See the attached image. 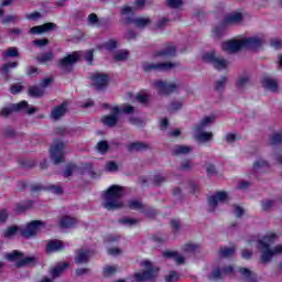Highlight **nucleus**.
Instances as JSON below:
<instances>
[{
  "label": "nucleus",
  "instance_id": "1",
  "mask_svg": "<svg viewBox=\"0 0 282 282\" xmlns=\"http://www.w3.org/2000/svg\"><path fill=\"white\" fill-rule=\"evenodd\" d=\"M122 195H124V189L120 185H111L104 194V208L106 210H120L124 207L122 203Z\"/></svg>",
  "mask_w": 282,
  "mask_h": 282
},
{
  "label": "nucleus",
  "instance_id": "2",
  "mask_svg": "<svg viewBox=\"0 0 282 282\" xmlns=\"http://www.w3.org/2000/svg\"><path fill=\"white\" fill-rule=\"evenodd\" d=\"M121 15L126 17L121 20V23L123 25H135V28H147V25H151V19L149 18H137L133 19L135 15V11H133V8L126 6L121 9Z\"/></svg>",
  "mask_w": 282,
  "mask_h": 282
},
{
  "label": "nucleus",
  "instance_id": "3",
  "mask_svg": "<svg viewBox=\"0 0 282 282\" xmlns=\"http://www.w3.org/2000/svg\"><path fill=\"white\" fill-rule=\"evenodd\" d=\"M19 112V111H25V113H28L29 116H32V113H36V108L31 107L30 108V104H28V101L22 100L18 104H11L10 106L3 107L0 110V116L2 118H9L12 113Z\"/></svg>",
  "mask_w": 282,
  "mask_h": 282
},
{
  "label": "nucleus",
  "instance_id": "4",
  "mask_svg": "<svg viewBox=\"0 0 282 282\" xmlns=\"http://www.w3.org/2000/svg\"><path fill=\"white\" fill-rule=\"evenodd\" d=\"M24 257L25 253L19 250H13L7 254V259L9 261H15V268H26V265H36L39 263V259L34 256Z\"/></svg>",
  "mask_w": 282,
  "mask_h": 282
},
{
  "label": "nucleus",
  "instance_id": "5",
  "mask_svg": "<svg viewBox=\"0 0 282 282\" xmlns=\"http://www.w3.org/2000/svg\"><path fill=\"white\" fill-rule=\"evenodd\" d=\"M141 265L147 270L134 273V280L137 282L153 281V279H158V272H160V269L158 267H153L151 261L145 260Z\"/></svg>",
  "mask_w": 282,
  "mask_h": 282
},
{
  "label": "nucleus",
  "instance_id": "6",
  "mask_svg": "<svg viewBox=\"0 0 282 282\" xmlns=\"http://www.w3.org/2000/svg\"><path fill=\"white\" fill-rule=\"evenodd\" d=\"M43 228H45V221L33 220L29 223L24 229L21 230V236L25 239H30V237H36V235H39Z\"/></svg>",
  "mask_w": 282,
  "mask_h": 282
},
{
  "label": "nucleus",
  "instance_id": "7",
  "mask_svg": "<svg viewBox=\"0 0 282 282\" xmlns=\"http://www.w3.org/2000/svg\"><path fill=\"white\" fill-rule=\"evenodd\" d=\"M79 59L80 56L78 55V53L68 54L57 62V67H59L62 72H67L68 74H70V72L74 70V65H76V62Z\"/></svg>",
  "mask_w": 282,
  "mask_h": 282
},
{
  "label": "nucleus",
  "instance_id": "8",
  "mask_svg": "<svg viewBox=\"0 0 282 282\" xmlns=\"http://www.w3.org/2000/svg\"><path fill=\"white\" fill-rule=\"evenodd\" d=\"M153 87L156 88L160 96H171L177 89V84L156 79L153 83Z\"/></svg>",
  "mask_w": 282,
  "mask_h": 282
},
{
  "label": "nucleus",
  "instance_id": "9",
  "mask_svg": "<svg viewBox=\"0 0 282 282\" xmlns=\"http://www.w3.org/2000/svg\"><path fill=\"white\" fill-rule=\"evenodd\" d=\"M50 153L54 164H61L65 160V143L63 141L55 142L51 147Z\"/></svg>",
  "mask_w": 282,
  "mask_h": 282
},
{
  "label": "nucleus",
  "instance_id": "10",
  "mask_svg": "<svg viewBox=\"0 0 282 282\" xmlns=\"http://www.w3.org/2000/svg\"><path fill=\"white\" fill-rule=\"evenodd\" d=\"M204 63H209L215 69H226L228 67V62L225 58H219L215 55V52L203 54Z\"/></svg>",
  "mask_w": 282,
  "mask_h": 282
},
{
  "label": "nucleus",
  "instance_id": "11",
  "mask_svg": "<svg viewBox=\"0 0 282 282\" xmlns=\"http://www.w3.org/2000/svg\"><path fill=\"white\" fill-rule=\"evenodd\" d=\"M173 67H177L176 63L172 62H163V63H156V64H151V63H143V70L149 73V72H169L170 69H173Z\"/></svg>",
  "mask_w": 282,
  "mask_h": 282
},
{
  "label": "nucleus",
  "instance_id": "12",
  "mask_svg": "<svg viewBox=\"0 0 282 282\" xmlns=\"http://www.w3.org/2000/svg\"><path fill=\"white\" fill-rule=\"evenodd\" d=\"M120 113H122V108L120 107H113L111 109V113L104 116L101 118V122L102 124H106V127H110L113 128L116 127V124H118V120H120V118L118 116H120Z\"/></svg>",
  "mask_w": 282,
  "mask_h": 282
},
{
  "label": "nucleus",
  "instance_id": "13",
  "mask_svg": "<svg viewBox=\"0 0 282 282\" xmlns=\"http://www.w3.org/2000/svg\"><path fill=\"white\" fill-rule=\"evenodd\" d=\"M93 86L97 89V91H102V89H107L109 87V75L97 73L91 76Z\"/></svg>",
  "mask_w": 282,
  "mask_h": 282
},
{
  "label": "nucleus",
  "instance_id": "14",
  "mask_svg": "<svg viewBox=\"0 0 282 282\" xmlns=\"http://www.w3.org/2000/svg\"><path fill=\"white\" fill-rule=\"evenodd\" d=\"M228 199V193L220 191L216 192L215 195L208 197L209 213H215L219 202H226Z\"/></svg>",
  "mask_w": 282,
  "mask_h": 282
},
{
  "label": "nucleus",
  "instance_id": "15",
  "mask_svg": "<svg viewBox=\"0 0 282 282\" xmlns=\"http://www.w3.org/2000/svg\"><path fill=\"white\" fill-rule=\"evenodd\" d=\"M67 100H64L61 105L55 106L51 111L52 120H61V118L67 113Z\"/></svg>",
  "mask_w": 282,
  "mask_h": 282
},
{
  "label": "nucleus",
  "instance_id": "16",
  "mask_svg": "<svg viewBox=\"0 0 282 282\" xmlns=\"http://www.w3.org/2000/svg\"><path fill=\"white\" fill-rule=\"evenodd\" d=\"M52 30H56V23L46 22L42 25H36L30 29V34H45V32H52Z\"/></svg>",
  "mask_w": 282,
  "mask_h": 282
},
{
  "label": "nucleus",
  "instance_id": "17",
  "mask_svg": "<svg viewBox=\"0 0 282 282\" xmlns=\"http://www.w3.org/2000/svg\"><path fill=\"white\" fill-rule=\"evenodd\" d=\"M258 243L259 246H261V249L263 250L261 261L262 263H268V261H270V259L274 257V251L270 248V243L263 240H258Z\"/></svg>",
  "mask_w": 282,
  "mask_h": 282
},
{
  "label": "nucleus",
  "instance_id": "18",
  "mask_svg": "<svg viewBox=\"0 0 282 282\" xmlns=\"http://www.w3.org/2000/svg\"><path fill=\"white\" fill-rule=\"evenodd\" d=\"M263 45V42L259 37H246L242 39L243 50H259Z\"/></svg>",
  "mask_w": 282,
  "mask_h": 282
},
{
  "label": "nucleus",
  "instance_id": "19",
  "mask_svg": "<svg viewBox=\"0 0 282 282\" xmlns=\"http://www.w3.org/2000/svg\"><path fill=\"white\" fill-rule=\"evenodd\" d=\"M37 191H48L50 193H53L54 195H63V187L58 185H50L47 187H43L39 184L31 186V193H37Z\"/></svg>",
  "mask_w": 282,
  "mask_h": 282
},
{
  "label": "nucleus",
  "instance_id": "20",
  "mask_svg": "<svg viewBox=\"0 0 282 282\" xmlns=\"http://www.w3.org/2000/svg\"><path fill=\"white\" fill-rule=\"evenodd\" d=\"M223 50L226 52H239L243 50V41L242 40H230L228 42L223 43Z\"/></svg>",
  "mask_w": 282,
  "mask_h": 282
},
{
  "label": "nucleus",
  "instance_id": "21",
  "mask_svg": "<svg viewBox=\"0 0 282 282\" xmlns=\"http://www.w3.org/2000/svg\"><path fill=\"white\" fill-rule=\"evenodd\" d=\"M65 245L62 240H47L45 252L46 254H52V252H58V250H64Z\"/></svg>",
  "mask_w": 282,
  "mask_h": 282
},
{
  "label": "nucleus",
  "instance_id": "22",
  "mask_svg": "<svg viewBox=\"0 0 282 282\" xmlns=\"http://www.w3.org/2000/svg\"><path fill=\"white\" fill-rule=\"evenodd\" d=\"M33 207H34V200H23L15 204L13 213L15 215H22V213H26V210H30Z\"/></svg>",
  "mask_w": 282,
  "mask_h": 282
},
{
  "label": "nucleus",
  "instance_id": "23",
  "mask_svg": "<svg viewBox=\"0 0 282 282\" xmlns=\"http://www.w3.org/2000/svg\"><path fill=\"white\" fill-rule=\"evenodd\" d=\"M17 67H19V62H8L2 65L1 74L4 80H10V72H12V69H17Z\"/></svg>",
  "mask_w": 282,
  "mask_h": 282
},
{
  "label": "nucleus",
  "instance_id": "24",
  "mask_svg": "<svg viewBox=\"0 0 282 282\" xmlns=\"http://www.w3.org/2000/svg\"><path fill=\"white\" fill-rule=\"evenodd\" d=\"M163 257L164 259H172L175 261V263H177V265H182V263L186 261V259L177 253V251L166 250L163 252Z\"/></svg>",
  "mask_w": 282,
  "mask_h": 282
},
{
  "label": "nucleus",
  "instance_id": "25",
  "mask_svg": "<svg viewBox=\"0 0 282 282\" xmlns=\"http://www.w3.org/2000/svg\"><path fill=\"white\" fill-rule=\"evenodd\" d=\"M243 21V14L236 12L229 15H226L223 20L224 25H232L235 23H241Z\"/></svg>",
  "mask_w": 282,
  "mask_h": 282
},
{
  "label": "nucleus",
  "instance_id": "26",
  "mask_svg": "<svg viewBox=\"0 0 282 282\" xmlns=\"http://www.w3.org/2000/svg\"><path fill=\"white\" fill-rule=\"evenodd\" d=\"M261 85L264 89H268L269 91H279V84L272 78L263 77L261 80Z\"/></svg>",
  "mask_w": 282,
  "mask_h": 282
},
{
  "label": "nucleus",
  "instance_id": "27",
  "mask_svg": "<svg viewBox=\"0 0 282 282\" xmlns=\"http://www.w3.org/2000/svg\"><path fill=\"white\" fill-rule=\"evenodd\" d=\"M67 268H69V262H62L51 270V275L53 276V279H58V276H61V274H63V272H65Z\"/></svg>",
  "mask_w": 282,
  "mask_h": 282
},
{
  "label": "nucleus",
  "instance_id": "28",
  "mask_svg": "<svg viewBox=\"0 0 282 282\" xmlns=\"http://www.w3.org/2000/svg\"><path fill=\"white\" fill-rule=\"evenodd\" d=\"M177 54V48L173 46L172 44H167L166 47L162 51H158L154 56H175Z\"/></svg>",
  "mask_w": 282,
  "mask_h": 282
},
{
  "label": "nucleus",
  "instance_id": "29",
  "mask_svg": "<svg viewBox=\"0 0 282 282\" xmlns=\"http://www.w3.org/2000/svg\"><path fill=\"white\" fill-rule=\"evenodd\" d=\"M240 274L246 279L247 282H257V273H253L248 268H239Z\"/></svg>",
  "mask_w": 282,
  "mask_h": 282
},
{
  "label": "nucleus",
  "instance_id": "30",
  "mask_svg": "<svg viewBox=\"0 0 282 282\" xmlns=\"http://www.w3.org/2000/svg\"><path fill=\"white\" fill-rule=\"evenodd\" d=\"M149 149V144L142 141H135L128 144V151H147Z\"/></svg>",
  "mask_w": 282,
  "mask_h": 282
},
{
  "label": "nucleus",
  "instance_id": "31",
  "mask_svg": "<svg viewBox=\"0 0 282 282\" xmlns=\"http://www.w3.org/2000/svg\"><path fill=\"white\" fill-rule=\"evenodd\" d=\"M37 63H41L42 65H45V63H52V61H54V52L48 51L45 53H41L37 57H36Z\"/></svg>",
  "mask_w": 282,
  "mask_h": 282
},
{
  "label": "nucleus",
  "instance_id": "32",
  "mask_svg": "<svg viewBox=\"0 0 282 282\" xmlns=\"http://www.w3.org/2000/svg\"><path fill=\"white\" fill-rule=\"evenodd\" d=\"M75 263H77V265L80 263H89V252L79 249L75 258Z\"/></svg>",
  "mask_w": 282,
  "mask_h": 282
},
{
  "label": "nucleus",
  "instance_id": "33",
  "mask_svg": "<svg viewBox=\"0 0 282 282\" xmlns=\"http://www.w3.org/2000/svg\"><path fill=\"white\" fill-rule=\"evenodd\" d=\"M29 96L31 98H43V96H45V90L43 88H39V86H30Z\"/></svg>",
  "mask_w": 282,
  "mask_h": 282
},
{
  "label": "nucleus",
  "instance_id": "34",
  "mask_svg": "<svg viewBox=\"0 0 282 282\" xmlns=\"http://www.w3.org/2000/svg\"><path fill=\"white\" fill-rule=\"evenodd\" d=\"M61 228H72V226H76V218L72 216H64L59 220Z\"/></svg>",
  "mask_w": 282,
  "mask_h": 282
},
{
  "label": "nucleus",
  "instance_id": "35",
  "mask_svg": "<svg viewBox=\"0 0 282 282\" xmlns=\"http://www.w3.org/2000/svg\"><path fill=\"white\" fill-rule=\"evenodd\" d=\"M3 58H18L19 48L17 46H11L2 52Z\"/></svg>",
  "mask_w": 282,
  "mask_h": 282
},
{
  "label": "nucleus",
  "instance_id": "36",
  "mask_svg": "<svg viewBox=\"0 0 282 282\" xmlns=\"http://www.w3.org/2000/svg\"><path fill=\"white\" fill-rule=\"evenodd\" d=\"M104 48L107 52H113V50H118V41L117 40H108L102 45L99 46V50Z\"/></svg>",
  "mask_w": 282,
  "mask_h": 282
},
{
  "label": "nucleus",
  "instance_id": "37",
  "mask_svg": "<svg viewBox=\"0 0 282 282\" xmlns=\"http://www.w3.org/2000/svg\"><path fill=\"white\" fill-rule=\"evenodd\" d=\"M186 153H191V147L188 145H175L172 155H186Z\"/></svg>",
  "mask_w": 282,
  "mask_h": 282
},
{
  "label": "nucleus",
  "instance_id": "38",
  "mask_svg": "<svg viewBox=\"0 0 282 282\" xmlns=\"http://www.w3.org/2000/svg\"><path fill=\"white\" fill-rule=\"evenodd\" d=\"M183 107H184L183 101L174 100L170 104L167 111L169 113H175V111H180V109H182Z\"/></svg>",
  "mask_w": 282,
  "mask_h": 282
},
{
  "label": "nucleus",
  "instance_id": "39",
  "mask_svg": "<svg viewBox=\"0 0 282 282\" xmlns=\"http://www.w3.org/2000/svg\"><path fill=\"white\" fill-rule=\"evenodd\" d=\"M97 151L101 155H105L109 151V142L101 140L97 143Z\"/></svg>",
  "mask_w": 282,
  "mask_h": 282
},
{
  "label": "nucleus",
  "instance_id": "40",
  "mask_svg": "<svg viewBox=\"0 0 282 282\" xmlns=\"http://www.w3.org/2000/svg\"><path fill=\"white\" fill-rule=\"evenodd\" d=\"M215 118L213 117H205L200 123L198 126L195 127V131H202L204 129V127H208V124H210V122H214Z\"/></svg>",
  "mask_w": 282,
  "mask_h": 282
},
{
  "label": "nucleus",
  "instance_id": "41",
  "mask_svg": "<svg viewBox=\"0 0 282 282\" xmlns=\"http://www.w3.org/2000/svg\"><path fill=\"white\" fill-rule=\"evenodd\" d=\"M226 25L227 24H224L223 22L220 25L213 29V34L216 36V39H221V36H224V32H226Z\"/></svg>",
  "mask_w": 282,
  "mask_h": 282
},
{
  "label": "nucleus",
  "instance_id": "42",
  "mask_svg": "<svg viewBox=\"0 0 282 282\" xmlns=\"http://www.w3.org/2000/svg\"><path fill=\"white\" fill-rule=\"evenodd\" d=\"M128 208H130V210H144V205L139 202V200H130L128 203Z\"/></svg>",
  "mask_w": 282,
  "mask_h": 282
},
{
  "label": "nucleus",
  "instance_id": "43",
  "mask_svg": "<svg viewBox=\"0 0 282 282\" xmlns=\"http://www.w3.org/2000/svg\"><path fill=\"white\" fill-rule=\"evenodd\" d=\"M18 164L21 169H34V166H36V161L19 160Z\"/></svg>",
  "mask_w": 282,
  "mask_h": 282
},
{
  "label": "nucleus",
  "instance_id": "44",
  "mask_svg": "<svg viewBox=\"0 0 282 282\" xmlns=\"http://www.w3.org/2000/svg\"><path fill=\"white\" fill-rule=\"evenodd\" d=\"M145 217H149V219H153L155 216H158V209L153 207H143V210H141Z\"/></svg>",
  "mask_w": 282,
  "mask_h": 282
},
{
  "label": "nucleus",
  "instance_id": "45",
  "mask_svg": "<svg viewBox=\"0 0 282 282\" xmlns=\"http://www.w3.org/2000/svg\"><path fill=\"white\" fill-rule=\"evenodd\" d=\"M282 143V133H273L271 137H270V144L272 147H276V144H281Z\"/></svg>",
  "mask_w": 282,
  "mask_h": 282
},
{
  "label": "nucleus",
  "instance_id": "46",
  "mask_svg": "<svg viewBox=\"0 0 282 282\" xmlns=\"http://www.w3.org/2000/svg\"><path fill=\"white\" fill-rule=\"evenodd\" d=\"M78 169V166L74 163H68L66 165V169L64 171V177H72V174L74 173V171H76Z\"/></svg>",
  "mask_w": 282,
  "mask_h": 282
},
{
  "label": "nucleus",
  "instance_id": "47",
  "mask_svg": "<svg viewBox=\"0 0 282 282\" xmlns=\"http://www.w3.org/2000/svg\"><path fill=\"white\" fill-rule=\"evenodd\" d=\"M219 254L220 257H232V254H235V248H227V247H221L219 250Z\"/></svg>",
  "mask_w": 282,
  "mask_h": 282
},
{
  "label": "nucleus",
  "instance_id": "48",
  "mask_svg": "<svg viewBox=\"0 0 282 282\" xmlns=\"http://www.w3.org/2000/svg\"><path fill=\"white\" fill-rule=\"evenodd\" d=\"M17 232H19V227L10 226L9 228L6 229L3 237H6L8 239L10 237H14V235H17Z\"/></svg>",
  "mask_w": 282,
  "mask_h": 282
},
{
  "label": "nucleus",
  "instance_id": "49",
  "mask_svg": "<svg viewBox=\"0 0 282 282\" xmlns=\"http://www.w3.org/2000/svg\"><path fill=\"white\" fill-rule=\"evenodd\" d=\"M113 58L115 61H118V62L127 61V58H129V51L127 50L120 51L117 54H115Z\"/></svg>",
  "mask_w": 282,
  "mask_h": 282
},
{
  "label": "nucleus",
  "instance_id": "50",
  "mask_svg": "<svg viewBox=\"0 0 282 282\" xmlns=\"http://www.w3.org/2000/svg\"><path fill=\"white\" fill-rule=\"evenodd\" d=\"M166 6H167V8L177 9V8H182V6H184V1L183 0H166Z\"/></svg>",
  "mask_w": 282,
  "mask_h": 282
},
{
  "label": "nucleus",
  "instance_id": "51",
  "mask_svg": "<svg viewBox=\"0 0 282 282\" xmlns=\"http://www.w3.org/2000/svg\"><path fill=\"white\" fill-rule=\"evenodd\" d=\"M227 82H228V77L223 76L219 80L216 82L214 89L216 91H219L220 89H224Z\"/></svg>",
  "mask_w": 282,
  "mask_h": 282
},
{
  "label": "nucleus",
  "instance_id": "52",
  "mask_svg": "<svg viewBox=\"0 0 282 282\" xmlns=\"http://www.w3.org/2000/svg\"><path fill=\"white\" fill-rule=\"evenodd\" d=\"M197 138L200 142H208L213 140V132H200Z\"/></svg>",
  "mask_w": 282,
  "mask_h": 282
},
{
  "label": "nucleus",
  "instance_id": "53",
  "mask_svg": "<svg viewBox=\"0 0 282 282\" xmlns=\"http://www.w3.org/2000/svg\"><path fill=\"white\" fill-rule=\"evenodd\" d=\"M166 282H177L180 281V273L171 271L167 276H165Z\"/></svg>",
  "mask_w": 282,
  "mask_h": 282
},
{
  "label": "nucleus",
  "instance_id": "54",
  "mask_svg": "<svg viewBox=\"0 0 282 282\" xmlns=\"http://www.w3.org/2000/svg\"><path fill=\"white\" fill-rule=\"evenodd\" d=\"M117 271H118V269L116 267L108 265V267L104 268L102 275L104 276H112V274Z\"/></svg>",
  "mask_w": 282,
  "mask_h": 282
},
{
  "label": "nucleus",
  "instance_id": "55",
  "mask_svg": "<svg viewBox=\"0 0 282 282\" xmlns=\"http://www.w3.org/2000/svg\"><path fill=\"white\" fill-rule=\"evenodd\" d=\"M138 219L135 218H129V217H124L119 219V224H123V225H128V226H133L135 224H138Z\"/></svg>",
  "mask_w": 282,
  "mask_h": 282
},
{
  "label": "nucleus",
  "instance_id": "56",
  "mask_svg": "<svg viewBox=\"0 0 282 282\" xmlns=\"http://www.w3.org/2000/svg\"><path fill=\"white\" fill-rule=\"evenodd\" d=\"M253 169H270L268 161L259 160L253 163Z\"/></svg>",
  "mask_w": 282,
  "mask_h": 282
},
{
  "label": "nucleus",
  "instance_id": "57",
  "mask_svg": "<svg viewBox=\"0 0 282 282\" xmlns=\"http://www.w3.org/2000/svg\"><path fill=\"white\" fill-rule=\"evenodd\" d=\"M33 45L35 47H45V45H50V40L48 39L34 40Z\"/></svg>",
  "mask_w": 282,
  "mask_h": 282
},
{
  "label": "nucleus",
  "instance_id": "58",
  "mask_svg": "<svg viewBox=\"0 0 282 282\" xmlns=\"http://www.w3.org/2000/svg\"><path fill=\"white\" fill-rule=\"evenodd\" d=\"M26 76H30L31 78L39 76V68L34 66H29L26 68Z\"/></svg>",
  "mask_w": 282,
  "mask_h": 282
},
{
  "label": "nucleus",
  "instance_id": "59",
  "mask_svg": "<svg viewBox=\"0 0 282 282\" xmlns=\"http://www.w3.org/2000/svg\"><path fill=\"white\" fill-rule=\"evenodd\" d=\"M260 241H264V243H274V241H276V234L263 236Z\"/></svg>",
  "mask_w": 282,
  "mask_h": 282
},
{
  "label": "nucleus",
  "instance_id": "60",
  "mask_svg": "<svg viewBox=\"0 0 282 282\" xmlns=\"http://www.w3.org/2000/svg\"><path fill=\"white\" fill-rule=\"evenodd\" d=\"M164 182H166V177H164L162 175H155L153 177V184L155 186H162V184H164Z\"/></svg>",
  "mask_w": 282,
  "mask_h": 282
},
{
  "label": "nucleus",
  "instance_id": "61",
  "mask_svg": "<svg viewBox=\"0 0 282 282\" xmlns=\"http://www.w3.org/2000/svg\"><path fill=\"white\" fill-rule=\"evenodd\" d=\"M23 91V86L19 84H12L10 86V93L11 94H21Z\"/></svg>",
  "mask_w": 282,
  "mask_h": 282
},
{
  "label": "nucleus",
  "instance_id": "62",
  "mask_svg": "<svg viewBox=\"0 0 282 282\" xmlns=\"http://www.w3.org/2000/svg\"><path fill=\"white\" fill-rule=\"evenodd\" d=\"M224 273H223V271H221V268H219V267H217L216 269H214L213 271H212V276L214 278V279H224V275H223Z\"/></svg>",
  "mask_w": 282,
  "mask_h": 282
},
{
  "label": "nucleus",
  "instance_id": "63",
  "mask_svg": "<svg viewBox=\"0 0 282 282\" xmlns=\"http://www.w3.org/2000/svg\"><path fill=\"white\" fill-rule=\"evenodd\" d=\"M8 217H10V214H8V209H1L0 210V224H6V221H8Z\"/></svg>",
  "mask_w": 282,
  "mask_h": 282
},
{
  "label": "nucleus",
  "instance_id": "64",
  "mask_svg": "<svg viewBox=\"0 0 282 282\" xmlns=\"http://www.w3.org/2000/svg\"><path fill=\"white\" fill-rule=\"evenodd\" d=\"M107 171H118V163L116 161H108L106 163Z\"/></svg>",
  "mask_w": 282,
  "mask_h": 282
}]
</instances>
